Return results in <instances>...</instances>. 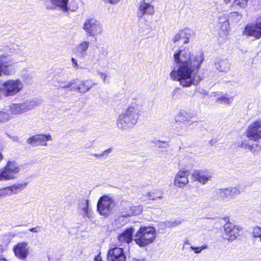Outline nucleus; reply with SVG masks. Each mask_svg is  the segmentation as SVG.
Returning a JSON list of instances; mask_svg holds the SVG:
<instances>
[{"label":"nucleus","mask_w":261,"mask_h":261,"mask_svg":"<svg viewBox=\"0 0 261 261\" xmlns=\"http://www.w3.org/2000/svg\"><path fill=\"white\" fill-rule=\"evenodd\" d=\"M224 229L225 239L231 241L237 238L240 232L239 228L230 222L226 223L224 225Z\"/></svg>","instance_id":"obj_18"},{"label":"nucleus","mask_w":261,"mask_h":261,"mask_svg":"<svg viewBox=\"0 0 261 261\" xmlns=\"http://www.w3.org/2000/svg\"><path fill=\"white\" fill-rule=\"evenodd\" d=\"M89 200L88 199H82L79 203V210L80 214L83 218L91 219L93 217V212L89 207Z\"/></svg>","instance_id":"obj_19"},{"label":"nucleus","mask_w":261,"mask_h":261,"mask_svg":"<svg viewBox=\"0 0 261 261\" xmlns=\"http://www.w3.org/2000/svg\"><path fill=\"white\" fill-rule=\"evenodd\" d=\"M38 105L35 100H27L23 103L12 105L9 110L12 115L21 114L36 108Z\"/></svg>","instance_id":"obj_7"},{"label":"nucleus","mask_w":261,"mask_h":261,"mask_svg":"<svg viewBox=\"0 0 261 261\" xmlns=\"http://www.w3.org/2000/svg\"><path fill=\"white\" fill-rule=\"evenodd\" d=\"M246 136L254 141L261 138V121H256L249 125Z\"/></svg>","instance_id":"obj_11"},{"label":"nucleus","mask_w":261,"mask_h":261,"mask_svg":"<svg viewBox=\"0 0 261 261\" xmlns=\"http://www.w3.org/2000/svg\"><path fill=\"white\" fill-rule=\"evenodd\" d=\"M71 62H72V64H73V67L74 68H77L79 65L77 64L76 60L75 59L72 58L71 59Z\"/></svg>","instance_id":"obj_45"},{"label":"nucleus","mask_w":261,"mask_h":261,"mask_svg":"<svg viewBox=\"0 0 261 261\" xmlns=\"http://www.w3.org/2000/svg\"><path fill=\"white\" fill-rule=\"evenodd\" d=\"M259 23L256 22L255 24L247 25L245 28L244 33L245 35L259 38L261 36V26Z\"/></svg>","instance_id":"obj_22"},{"label":"nucleus","mask_w":261,"mask_h":261,"mask_svg":"<svg viewBox=\"0 0 261 261\" xmlns=\"http://www.w3.org/2000/svg\"><path fill=\"white\" fill-rule=\"evenodd\" d=\"M27 184H15L0 189V198L7 195L16 194L25 188Z\"/></svg>","instance_id":"obj_16"},{"label":"nucleus","mask_w":261,"mask_h":261,"mask_svg":"<svg viewBox=\"0 0 261 261\" xmlns=\"http://www.w3.org/2000/svg\"><path fill=\"white\" fill-rule=\"evenodd\" d=\"M224 24L226 26L228 25V22H225L224 23Z\"/></svg>","instance_id":"obj_56"},{"label":"nucleus","mask_w":261,"mask_h":261,"mask_svg":"<svg viewBox=\"0 0 261 261\" xmlns=\"http://www.w3.org/2000/svg\"><path fill=\"white\" fill-rule=\"evenodd\" d=\"M193 176L196 180L205 185L213 177V173L208 171L197 170L194 171Z\"/></svg>","instance_id":"obj_20"},{"label":"nucleus","mask_w":261,"mask_h":261,"mask_svg":"<svg viewBox=\"0 0 261 261\" xmlns=\"http://www.w3.org/2000/svg\"><path fill=\"white\" fill-rule=\"evenodd\" d=\"M0 261H8V260L4 258H0Z\"/></svg>","instance_id":"obj_52"},{"label":"nucleus","mask_w":261,"mask_h":261,"mask_svg":"<svg viewBox=\"0 0 261 261\" xmlns=\"http://www.w3.org/2000/svg\"><path fill=\"white\" fill-rule=\"evenodd\" d=\"M125 212L126 214L124 215V216H130L132 215L139 214L141 212V210H140V207L131 206H129L128 208L126 209Z\"/></svg>","instance_id":"obj_29"},{"label":"nucleus","mask_w":261,"mask_h":261,"mask_svg":"<svg viewBox=\"0 0 261 261\" xmlns=\"http://www.w3.org/2000/svg\"><path fill=\"white\" fill-rule=\"evenodd\" d=\"M98 74L100 76V77L102 79L103 82H105L106 81L107 78L109 77V75L108 73L106 72H103L100 71H97Z\"/></svg>","instance_id":"obj_41"},{"label":"nucleus","mask_w":261,"mask_h":261,"mask_svg":"<svg viewBox=\"0 0 261 261\" xmlns=\"http://www.w3.org/2000/svg\"><path fill=\"white\" fill-rule=\"evenodd\" d=\"M78 8L77 3L74 1H71L69 4H67V12L68 11L74 12Z\"/></svg>","instance_id":"obj_32"},{"label":"nucleus","mask_w":261,"mask_h":261,"mask_svg":"<svg viewBox=\"0 0 261 261\" xmlns=\"http://www.w3.org/2000/svg\"><path fill=\"white\" fill-rule=\"evenodd\" d=\"M147 198L149 200H155L158 199H162V194H161L160 196H157V195H155L154 193H150V192H149L147 194Z\"/></svg>","instance_id":"obj_38"},{"label":"nucleus","mask_w":261,"mask_h":261,"mask_svg":"<svg viewBox=\"0 0 261 261\" xmlns=\"http://www.w3.org/2000/svg\"><path fill=\"white\" fill-rule=\"evenodd\" d=\"M103 1L106 3H109L111 4H117L119 2H120V1L121 0H103Z\"/></svg>","instance_id":"obj_44"},{"label":"nucleus","mask_w":261,"mask_h":261,"mask_svg":"<svg viewBox=\"0 0 261 261\" xmlns=\"http://www.w3.org/2000/svg\"><path fill=\"white\" fill-rule=\"evenodd\" d=\"M132 261H145V260H143V259L138 260V259H134Z\"/></svg>","instance_id":"obj_53"},{"label":"nucleus","mask_w":261,"mask_h":261,"mask_svg":"<svg viewBox=\"0 0 261 261\" xmlns=\"http://www.w3.org/2000/svg\"><path fill=\"white\" fill-rule=\"evenodd\" d=\"M3 158V155L2 154V153L0 152V161H1V160H2Z\"/></svg>","instance_id":"obj_51"},{"label":"nucleus","mask_w":261,"mask_h":261,"mask_svg":"<svg viewBox=\"0 0 261 261\" xmlns=\"http://www.w3.org/2000/svg\"><path fill=\"white\" fill-rule=\"evenodd\" d=\"M49 258L50 261H55V260H54V259L53 258Z\"/></svg>","instance_id":"obj_55"},{"label":"nucleus","mask_w":261,"mask_h":261,"mask_svg":"<svg viewBox=\"0 0 261 261\" xmlns=\"http://www.w3.org/2000/svg\"><path fill=\"white\" fill-rule=\"evenodd\" d=\"M9 137L14 141H16L18 140V137L17 136H10L8 135Z\"/></svg>","instance_id":"obj_46"},{"label":"nucleus","mask_w":261,"mask_h":261,"mask_svg":"<svg viewBox=\"0 0 261 261\" xmlns=\"http://www.w3.org/2000/svg\"><path fill=\"white\" fill-rule=\"evenodd\" d=\"M83 30L90 37L100 35L102 33V25L95 18L87 19L83 26Z\"/></svg>","instance_id":"obj_6"},{"label":"nucleus","mask_w":261,"mask_h":261,"mask_svg":"<svg viewBox=\"0 0 261 261\" xmlns=\"http://www.w3.org/2000/svg\"><path fill=\"white\" fill-rule=\"evenodd\" d=\"M188 29H185L179 31L174 37L173 41L174 42H181L182 43H187L189 41L188 36Z\"/></svg>","instance_id":"obj_26"},{"label":"nucleus","mask_w":261,"mask_h":261,"mask_svg":"<svg viewBox=\"0 0 261 261\" xmlns=\"http://www.w3.org/2000/svg\"><path fill=\"white\" fill-rule=\"evenodd\" d=\"M97 84L92 82L91 80H87L81 82L80 85L77 87L76 90L80 93H86L89 91L91 88Z\"/></svg>","instance_id":"obj_25"},{"label":"nucleus","mask_w":261,"mask_h":261,"mask_svg":"<svg viewBox=\"0 0 261 261\" xmlns=\"http://www.w3.org/2000/svg\"><path fill=\"white\" fill-rule=\"evenodd\" d=\"M4 251L3 246L2 245H0V253H2Z\"/></svg>","instance_id":"obj_49"},{"label":"nucleus","mask_w":261,"mask_h":261,"mask_svg":"<svg viewBox=\"0 0 261 261\" xmlns=\"http://www.w3.org/2000/svg\"><path fill=\"white\" fill-rule=\"evenodd\" d=\"M217 101L225 104H229L232 101V97H227L226 96H221L217 98Z\"/></svg>","instance_id":"obj_36"},{"label":"nucleus","mask_w":261,"mask_h":261,"mask_svg":"<svg viewBox=\"0 0 261 261\" xmlns=\"http://www.w3.org/2000/svg\"><path fill=\"white\" fill-rule=\"evenodd\" d=\"M58 87L59 89H66L71 87L75 84V80H72L69 82L58 81Z\"/></svg>","instance_id":"obj_30"},{"label":"nucleus","mask_w":261,"mask_h":261,"mask_svg":"<svg viewBox=\"0 0 261 261\" xmlns=\"http://www.w3.org/2000/svg\"><path fill=\"white\" fill-rule=\"evenodd\" d=\"M181 223V221L179 220H170L166 222L165 224L168 227H175Z\"/></svg>","instance_id":"obj_33"},{"label":"nucleus","mask_w":261,"mask_h":261,"mask_svg":"<svg viewBox=\"0 0 261 261\" xmlns=\"http://www.w3.org/2000/svg\"><path fill=\"white\" fill-rule=\"evenodd\" d=\"M15 256L21 260H25L31 252V247L26 242L18 243L13 247Z\"/></svg>","instance_id":"obj_10"},{"label":"nucleus","mask_w":261,"mask_h":261,"mask_svg":"<svg viewBox=\"0 0 261 261\" xmlns=\"http://www.w3.org/2000/svg\"><path fill=\"white\" fill-rule=\"evenodd\" d=\"M231 0H224L225 4H228L230 2Z\"/></svg>","instance_id":"obj_50"},{"label":"nucleus","mask_w":261,"mask_h":261,"mask_svg":"<svg viewBox=\"0 0 261 261\" xmlns=\"http://www.w3.org/2000/svg\"><path fill=\"white\" fill-rule=\"evenodd\" d=\"M94 261H102V258L99 255H97L95 256Z\"/></svg>","instance_id":"obj_47"},{"label":"nucleus","mask_w":261,"mask_h":261,"mask_svg":"<svg viewBox=\"0 0 261 261\" xmlns=\"http://www.w3.org/2000/svg\"><path fill=\"white\" fill-rule=\"evenodd\" d=\"M90 46V42L88 41H84L79 43L76 46L77 55L82 58L86 55V53Z\"/></svg>","instance_id":"obj_27"},{"label":"nucleus","mask_w":261,"mask_h":261,"mask_svg":"<svg viewBox=\"0 0 261 261\" xmlns=\"http://www.w3.org/2000/svg\"><path fill=\"white\" fill-rule=\"evenodd\" d=\"M20 167L16 162H8L5 167L0 169V180H9L17 177Z\"/></svg>","instance_id":"obj_5"},{"label":"nucleus","mask_w":261,"mask_h":261,"mask_svg":"<svg viewBox=\"0 0 261 261\" xmlns=\"http://www.w3.org/2000/svg\"><path fill=\"white\" fill-rule=\"evenodd\" d=\"M29 231L34 233H39L41 231V228L40 226H37L35 227L29 229Z\"/></svg>","instance_id":"obj_42"},{"label":"nucleus","mask_w":261,"mask_h":261,"mask_svg":"<svg viewBox=\"0 0 261 261\" xmlns=\"http://www.w3.org/2000/svg\"><path fill=\"white\" fill-rule=\"evenodd\" d=\"M114 203L113 199L110 197L105 195L101 197L97 204V211L103 216H108L111 210Z\"/></svg>","instance_id":"obj_8"},{"label":"nucleus","mask_w":261,"mask_h":261,"mask_svg":"<svg viewBox=\"0 0 261 261\" xmlns=\"http://www.w3.org/2000/svg\"><path fill=\"white\" fill-rule=\"evenodd\" d=\"M215 68L220 72H227L229 69L230 64L226 60H220L215 64Z\"/></svg>","instance_id":"obj_28"},{"label":"nucleus","mask_w":261,"mask_h":261,"mask_svg":"<svg viewBox=\"0 0 261 261\" xmlns=\"http://www.w3.org/2000/svg\"><path fill=\"white\" fill-rule=\"evenodd\" d=\"M206 246H202L200 247L191 246L190 248L194 251L195 253H199L203 250L205 249Z\"/></svg>","instance_id":"obj_39"},{"label":"nucleus","mask_w":261,"mask_h":261,"mask_svg":"<svg viewBox=\"0 0 261 261\" xmlns=\"http://www.w3.org/2000/svg\"><path fill=\"white\" fill-rule=\"evenodd\" d=\"M257 22L259 23L260 24V26H261V19L260 20H258Z\"/></svg>","instance_id":"obj_54"},{"label":"nucleus","mask_w":261,"mask_h":261,"mask_svg":"<svg viewBox=\"0 0 261 261\" xmlns=\"http://www.w3.org/2000/svg\"><path fill=\"white\" fill-rule=\"evenodd\" d=\"M173 57L177 66L171 71L170 78L184 87L198 85L203 78L199 72L204 60L203 53L200 51L191 56L189 49L184 48L175 53Z\"/></svg>","instance_id":"obj_1"},{"label":"nucleus","mask_w":261,"mask_h":261,"mask_svg":"<svg viewBox=\"0 0 261 261\" xmlns=\"http://www.w3.org/2000/svg\"><path fill=\"white\" fill-rule=\"evenodd\" d=\"M134 232V229L132 227L126 229L118 237L119 242L122 244H129L133 240V234Z\"/></svg>","instance_id":"obj_23"},{"label":"nucleus","mask_w":261,"mask_h":261,"mask_svg":"<svg viewBox=\"0 0 261 261\" xmlns=\"http://www.w3.org/2000/svg\"><path fill=\"white\" fill-rule=\"evenodd\" d=\"M14 60L11 56L7 54L0 55V67L1 71L6 75L11 74L15 71L13 67Z\"/></svg>","instance_id":"obj_9"},{"label":"nucleus","mask_w":261,"mask_h":261,"mask_svg":"<svg viewBox=\"0 0 261 261\" xmlns=\"http://www.w3.org/2000/svg\"><path fill=\"white\" fill-rule=\"evenodd\" d=\"M137 100L133 101L127 108L117 117L116 125L118 129L126 130L132 128L139 118V109Z\"/></svg>","instance_id":"obj_2"},{"label":"nucleus","mask_w":261,"mask_h":261,"mask_svg":"<svg viewBox=\"0 0 261 261\" xmlns=\"http://www.w3.org/2000/svg\"><path fill=\"white\" fill-rule=\"evenodd\" d=\"M188 171L179 170L175 175L174 185L179 188H183L189 183Z\"/></svg>","instance_id":"obj_17"},{"label":"nucleus","mask_w":261,"mask_h":261,"mask_svg":"<svg viewBox=\"0 0 261 261\" xmlns=\"http://www.w3.org/2000/svg\"><path fill=\"white\" fill-rule=\"evenodd\" d=\"M112 151V148H109L105 151H102L101 153L98 154V153H91V155L94 157L96 158H100L102 157L105 155H108L110 153H111Z\"/></svg>","instance_id":"obj_37"},{"label":"nucleus","mask_w":261,"mask_h":261,"mask_svg":"<svg viewBox=\"0 0 261 261\" xmlns=\"http://www.w3.org/2000/svg\"><path fill=\"white\" fill-rule=\"evenodd\" d=\"M108 261H126V257L122 248L114 247L109 250Z\"/></svg>","instance_id":"obj_14"},{"label":"nucleus","mask_w":261,"mask_h":261,"mask_svg":"<svg viewBox=\"0 0 261 261\" xmlns=\"http://www.w3.org/2000/svg\"><path fill=\"white\" fill-rule=\"evenodd\" d=\"M69 0H49L50 9H57L62 12H67V4Z\"/></svg>","instance_id":"obj_24"},{"label":"nucleus","mask_w":261,"mask_h":261,"mask_svg":"<svg viewBox=\"0 0 261 261\" xmlns=\"http://www.w3.org/2000/svg\"><path fill=\"white\" fill-rule=\"evenodd\" d=\"M253 237L254 238H259V241L261 240V227L256 226L253 228L252 232Z\"/></svg>","instance_id":"obj_34"},{"label":"nucleus","mask_w":261,"mask_h":261,"mask_svg":"<svg viewBox=\"0 0 261 261\" xmlns=\"http://www.w3.org/2000/svg\"><path fill=\"white\" fill-rule=\"evenodd\" d=\"M217 193L219 194L221 197L233 199L239 195L242 191L239 186H230L227 188L218 189Z\"/></svg>","instance_id":"obj_12"},{"label":"nucleus","mask_w":261,"mask_h":261,"mask_svg":"<svg viewBox=\"0 0 261 261\" xmlns=\"http://www.w3.org/2000/svg\"><path fill=\"white\" fill-rule=\"evenodd\" d=\"M251 147H254L253 149V151H251L252 152H258L259 151H260L261 150V146L258 145V144H255V145H252L251 146Z\"/></svg>","instance_id":"obj_43"},{"label":"nucleus","mask_w":261,"mask_h":261,"mask_svg":"<svg viewBox=\"0 0 261 261\" xmlns=\"http://www.w3.org/2000/svg\"><path fill=\"white\" fill-rule=\"evenodd\" d=\"M174 119L176 122H181L185 124L188 122L193 123L197 121L195 113L185 110H181L176 115Z\"/></svg>","instance_id":"obj_13"},{"label":"nucleus","mask_w":261,"mask_h":261,"mask_svg":"<svg viewBox=\"0 0 261 261\" xmlns=\"http://www.w3.org/2000/svg\"><path fill=\"white\" fill-rule=\"evenodd\" d=\"M154 6L149 3L148 0H144L139 4L138 15L142 17L144 15H152L154 14Z\"/></svg>","instance_id":"obj_21"},{"label":"nucleus","mask_w":261,"mask_h":261,"mask_svg":"<svg viewBox=\"0 0 261 261\" xmlns=\"http://www.w3.org/2000/svg\"><path fill=\"white\" fill-rule=\"evenodd\" d=\"M240 146L241 147L245 148V149H248L250 151H253L252 150L254 148V147H251V145H249L248 144V143L247 142V141L245 140H244L242 141V143H241V144Z\"/></svg>","instance_id":"obj_40"},{"label":"nucleus","mask_w":261,"mask_h":261,"mask_svg":"<svg viewBox=\"0 0 261 261\" xmlns=\"http://www.w3.org/2000/svg\"><path fill=\"white\" fill-rule=\"evenodd\" d=\"M156 237V231L152 227H141L135 235L134 241L140 247H145L152 242Z\"/></svg>","instance_id":"obj_3"},{"label":"nucleus","mask_w":261,"mask_h":261,"mask_svg":"<svg viewBox=\"0 0 261 261\" xmlns=\"http://www.w3.org/2000/svg\"><path fill=\"white\" fill-rule=\"evenodd\" d=\"M2 86L3 96H14L23 89V84L19 79H10L4 82Z\"/></svg>","instance_id":"obj_4"},{"label":"nucleus","mask_w":261,"mask_h":261,"mask_svg":"<svg viewBox=\"0 0 261 261\" xmlns=\"http://www.w3.org/2000/svg\"><path fill=\"white\" fill-rule=\"evenodd\" d=\"M248 1L249 0H235L232 7H234L237 5L242 8H245L247 5Z\"/></svg>","instance_id":"obj_35"},{"label":"nucleus","mask_w":261,"mask_h":261,"mask_svg":"<svg viewBox=\"0 0 261 261\" xmlns=\"http://www.w3.org/2000/svg\"><path fill=\"white\" fill-rule=\"evenodd\" d=\"M3 96V92H2V84L1 85L0 87V98Z\"/></svg>","instance_id":"obj_48"},{"label":"nucleus","mask_w":261,"mask_h":261,"mask_svg":"<svg viewBox=\"0 0 261 261\" xmlns=\"http://www.w3.org/2000/svg\"><path fill=\"white\" fill-rule=\"evenodd\" d=\"M11 118L10 114L7 112L0 110V121L6 122L10 120Z\"/></svg>","instance_id":"obj_31"},{"label":"nucleus","mask_w":261,"mask_h":261,"mask_svg":"<svg viewBox=\"0 0 261 261\" xmlns=\"http://www.w3.org/2000/svg\"><path fill=\"white\" fill-rule=\"evenodd\" d=\"M51 140V137L49 134H38L29 138L27 141V143L34 146L38 145L46 146V142Z\"/></svg>","instance_id":"obj_15"}]
</instances>
